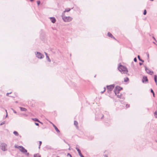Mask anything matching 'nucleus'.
<instances>
[{"label":"nucleus","instance_id":"nucleus-19","mask_svg":"<svg viewBox=\"0 0 157 157\" xmlns=\"http://www.w3.org/2000/svg\"><path fill=\"white\" fill-rule=\"evenodd\" d=\"M137 57L140 61H141L143 62H144V60H143L142 59L140 58V56L138 55L137 56Z\"/></svg>","mask_w":157,"mask_h":157},{"label":"nucleus","instance_id":"nucleus-43","mask_svg":"<svg viewBox=\"0 0 157 157\" xmlns=\"http://www.w3.org/2000/svg\"><path fill=\"white\" fill-rule=\"evenodd\" d=\"M152 94H153V96L154 97H155V93L154 92L153 93H152Z\"/></svg>","mask_w":157,"mask_h":157},{"label":"nucleus","instance_id":"nucleus-37","mask_svg":"<svg viewBox=\"0 0 157 157\" xmlns=\"http://www.w3.org/2000/svg\"><path fill=\"white\" fill-rule=\"evenodd\" d=\"M151 92L152 93H153L154 92L153 90L152 89H151Z\"/></svg>","mask_w":157,"mask_h":157},{"label":"nucleus","instance_id":"nucleus-16","mask_svg":"<svg viewBox=\"0 0 157 157\" xmlns=\"http://www.w3.org/2000/svg\"><path fill=\"white\" fill-rule=\"evenodd\" d=\"M70 10H71V9H70L69 8H67V9H65V10L64 11V12H69V11H70Z\"/></svg>","mask_w":157,"mask_h":157},{"label":"nucleus","instance_id":"nucleus-1","mask_svg":"<svg viewBox=\"0 0 157 157\" xmlns=\"http://www.w3.org/2000/svg\"><path fill=\"white\" fill-rule=\"evenodd\" d=\"M15 147L16 148H20L19 150L21 151L22 152L23 154H25L26 155L28 156L29 155V153L27 152V150L24 147H23L22 146H18L17 145H15Z\"/></svg>","mask_w":157,"mask_h":157},{"label":"nucleus","instance_id":"nucleus-4","mask_svg":"<svg viewBox=\"0 0 157 157\" xmlns=\"http://www.w3.org/2000/svg\"><path fill=\"white\" fill-rule=\"evenodd\" d=\"M115 85L114 84L111 85L109 86H107V87L108 90V92H110L114 88Z\"/></svg>","mask_w":157,"mask_h":157},{"label":"nucleus","instance_id":"nucleus-30","mask_svg":"<svg viewBox=\"0 0 157 157\" xmlns=\"http://www.w3.org/2000/svg\"><path fill=\"white\" fill-rule=\"evenodd\" d=\"M37 4L38 5H39L40 4V1H38L37 2Z\"/></svg>","mask_w":157,"mask_h":157},{"label":"nucleus","instance_id":"nucleus-28","mask_svg":"<svg viewBox=\"0 0 157 157\" xmlns=\"http://www.w3.org/2000/svg\"><path fill=\"white\" fill-rule=\"evenodd\" d=\"M147 13V11H146V10H145L144 11V13H143V14L144 15H146Z\"/></svg>","mask_w":157,"mask_h":157},{"label":"nucleus","instance_id":"nucleus-3","mask_svg":"<svg viewBox=\"0 0 157 157\" xmlns=\"http://www.w3.org/2000/svg\"><path fill=\"white\" fill-rule=\"evenodd\" d=\"M35 55L36 57L40 59H43L44 57L43 55L39 52H36Z\"/></svg>","mask_w":157,"mask_h":157},{"label":"nucleus","instance_id":"nucleus-29","mask_svg":"<svg viewBox=\"0 0 157 157\" xmlns=\"http://www.w3.org/2000/svg\"><path fill=\"white\" fill-rule=\"evenodd\" d=\"M5 124V121H3L0 124V125H2L3 124Z\"/></svg>","mask_w":157,"mask_h":157},{"label":"nucleus","instance_id":"nucleus-49","mask_svg":"<svg viewBox=\"0 0 157 157\" xmlns=\"http://www.w3.org/2000/svg\"><path fill=\"white\" fill-rule=\"evenodd\" d=\"M156 83V85H157V82H156V83Z\"/></svg>","mask_w":157,"mask_h":157},{"label":"nucleus","instance_id":"nucleus-40","mask_svg":"<svg viewBox=\"0 0 157 157\" xmlns=\"http://www.w3.org/2000/svg\"><path fill=\"white\" fill-rule=\"evenodd\" d=\"M147 57H148V59L149 58V54L147 53Z\"/></svg>","mask_w":157,"mask_h":157},{"label":"nucleus","instance_id":"nucleus-20","mask_svg":"<svg viewBox=\"0 0 157 157\" xmlns=\"http://www.w3.org/2000/svg\"><path fill=\"white\" fill-rule=\"evenodd\" d=\"M154 80L155 83L157 82V76L156 75H154Z\"/></svg>","mask_w":157,"mask_h":157},{"label":"nucleus","instance_id":"nucleus-52","mask_svg":"<svg viewBox=\"0 0 157 157\" xmlns=\"http://www.w3.org/2000/svg\"><path fill=\"white\" fill-rule=\"evenodd\" d=\"M153 43L155 44V42H153Z\"/></svg>","mask_w":157,"mask_h":157},{"label":"nucleus","instance_id":"nucleus-17","mask_svg":"<svg viewBox=\"0 0 157 157\" xmlns=\"http://www.w3.org/2000/svg\"><path fill=\"white\" fill-rule=\"evenodd\" d=\"M13 133L17 136H18L19 135V134L18 132L16 131H14L13 132Z\"/></svg>","mask_w":157,"mask_h":157},{"label":"nucleus","instance_id":"nucleus-13","mask_svg":"<svg viewBox=\"0 0 157 157\" xmlns=\"http://www.w3.org/2000/svg\"><path fill=\"white\" fill-rule=\"evenodd\" d=\"M20 110L22 111H25L27 110L25 108L20 107Z\"/></svg>","mask_w":157,"mask_h":157},{"label":"nucleus","instance_id":"nucleus-32","mask_svg":"<svg viewBox=\"0 0 157 157\" xmlns=\"http://www.w3.org/2000/svg\"><path fill=\"white\" fill-rule=\"evenodd\" d=\"M67 155L70 156V157H72V155L70 153H68Z\"/></svg>","mask_w":157,"mask_h":157},{"label":"nucleus","instance_id":"nucleus-5","mask_svg":"<svg viewBox=\"0 0 157 157\" xmlns=\"http://www.w3.org/2000/svg\"><path fill=\"white\" fill-rule=\"evenodd\" d=\"M72 19V18L70 16H66L65 17H64L63 20L65 22H68L71 21Z\"/></svg>","mask_w":157,"mask_h":157},{"label":"nucleus","instance_id":"nucleus-14","mask_svg":"<svg viewBox=\"0 0 157 157\" xmlns=\"http://www.w3.org/2000/svg\"><path fill=\"white\" fill-rule=\"evenodd\" d=\"M32 119L34 121H37L40 123H42L41 122H40V121L38 119H37V118H33V119Z\"/></svg>","mask_w":157,"mask_h":157},{"label":"nucleus","instance_id":"nucleus-23","mask_svg":"<svg viewBox=\"0 0 157 157\" xmlns=\"http://www.w3.org/2000/svg\"><path fill=\"white\" fill-rule=\"evenodd\" d=\"M46 58H47V60L49 62H51V60L50 59L49 57H48V56H46Z\"/></svg>","mask_w":157,"mask_h":157},{"label":"nucleus","instance_id":"nucleus-22","mask_svg":"<svg viewBox=\"0 0 157 157\" xmlns=\"http://www.w3.org/2000/svg\"><path fill=\"white\" fill-rule=\"evenodd\" d=\"M117 87V88L118 89V90H119V91L120 90H121L122 89V88L119 86H117L116 87Z\"/></svg>","mask_w":157,"mask_h":157},{"label":"nucleus","instance_id":"nucleus-44","mask_svg":"<svg viewBox=\"0 0 157 157\" xmlns=\"http://www.w3.org/2000/svg\"><path fill=\"white\" fill-rule=\"evenodd\" d=\"M139 64L140 65H141L142 64V63L141 62H140Z\"/></svg>","mask_w":157,"mask_h":157},{"label":"nucleus","instance_id":"nucleus-11","mask_svg":"<svg viewBox=\"0 0 157 157\" xmlns=\"http://www.w3.org/2000/svg\"><path fill=\"white\" fill-rule=\"evenodd\" d=\"M50 18L51 22L53 23H55L56 21V19L54 17H50Z\"/></svg>","mask_w":157,"mask_h":157},{"label":"nucleus","instance_id":"nucleus-46","mask_svg":"<svg viewBox=\"0 0 157 157\" xmlns=\"http://www.w3.org/2000/svg\"><path fill=\"white\" fill-rule=\"evenodd\" d=\"M104 117V115H102V116L101 117V119H102V118Z\"/></svg>","mask_w":157,"mask_h":157},{"label":"nucleus","instance_id":"nucleus-41","mask_svg":"<svg viewBox=\"0 0 157 157\" xmlns=\"http://www.w3.org/2000/svg\"><path fill=\"white\" fill-rule=\"evenodd\" d=\"M44 53L45 54V55L46 56H48V55H47V53H46V52H44Z\"/></svg>","mask_w":157,"mask_h":157},{"label":"nucleus","instance_id":"nucleus-8","mask_svg":"<svg viewBox=\"0 0 157 157\" xmlns=\"http://www.w3.org/2000/svg\"><path fill=\"white\" fill-rule=\"evenodd\" d=\"M142 81L143 83H144L145 82H148V79L147 78V77L146 76H143V79L142 80Z\"/></svg>","mask_w":157,"mask_h":157},{"label":"nucleus","instance_id":"nucleus-27","mask_svg":"<svg viewBox=\"0 0 157 157\" xmlns=\"http://www.w3.org/2000/svg\"><path fill=\"white\" fill-rule=\"evenodd\" d=\"M117 94V95H116L117 96V97L118 98H120L121 96V94H120V93H119V94Z\"/></svg>","mask_w":157,"mask_h":157},{"label":"nucleus","instance_id":"nucleus-24","mask_svg":"<svg viewBox=\"0 0 157 157\" xmlns=\"http://www.w3.org/2000/svg\"><path fill=\"white\" fill-rule=\"evenodd\" d=\"M154 116H155V117L157 118V111H155L154 113Z\"/></svg>","mask_w":157,"mask_h":157},{"label":"nucleus","instance_id":"nucleus-31","mask_svg":"<svg viewBox=\"0 0 157 157\" xmlns=\"http://www.w3.org/2000/svg\"><path fill=\"white\" fill-rule=\"evenodd\" d=\"M134 61L135 62H137V59H136V57L134 59Z\"/></svg>","mask_w":157,"mask_h":157},{"label":"nucleus","instance_id":"nucleus-21","mask_svg":"<svg viewBox=\"0 0 157 157\" xmlns=\"http://www.w3.org/2000/svg\"><path fill=\"white\" fill-rule=\"evenodd\" d=\"M129 78L128 77H126L124 78V82H127L129 81Z\"/></svg>","mask_w":157,"mask_h":157},{"label":"nucleus","instance_id":"nucleus-10","mask_svg":"<svg viewBox=\"0 0 157 157\" xmlns=\"http://www.w3.org/2000/svg\"><path fill=\"white\" fill-rule=\"evenodd\" d=\"M119 90H118L117 87H116L114 90V92L116 95H117V94H119Z\"/></svg>","mask_w":157,"mask_h":157},{"label":"nucleus","instance_id":"nucleus-38","mask_svg":"<svg viewBox=\"0 0 157 157\" xmlns=\"http://www.w3.org/2000/svg\"><path fill=\"white\" fill-rule=\"evenodd\" d=\"M35 124L37 126H39V124L37 123H35Z\"/></svg>","mask_w":157,"mask_h":157},{"label":"nucleus","instance_id":"nucleus-33","mask_svg":"<svg viewBox=\"0 0 157 157\" xmlns=\"http://www.w3.org/2000/svg\"><path fill=\"white\" fill-rule=\"evenodd\" d=\"M67 144L68 146H69L70 145V144L68 143L65 140H63Z\"/></svg>","mask_w":157,"mask_h":157},{"label":"nucleus","instance_id":"nucleus-51","mask_svg":"<svg viewBox=\"0 0 157 157\" xmlns=\"http://www.w3.org/2000/svg\"><path fill=\"white\" fill-rule=\"evenodd\" d=\"M24 115H25L26 116H27V115L24 114Z\"/></svg>","mask_w":157,"mask_h":157},{"label":"nucleus","instance_id":"nucleus-34","mask_svg":"<svg viewBox=\"0 0 157 157\" xmlns=\"http://www.w3.org/2000/svg\"><path fill=\"white\" fill-rule=\"evenodd\" d=\"M12 109L13 110V112L15 113H17V112L14 110L13 109Z\"/></svg>","mask_w":157,"mask_h":157},{"label":"nucleus","instance_id":"nucleus-12","mask_svg":"<svg viewBox=\"0 0 157 157\" xmlns=\"http://www.w3.org/2000/svg\"><path fill=\"white\" fill-rule=\"evenodd\" d=\"M107 35L108 36L110 37L111 38H113L114 39H115V37L113 36L112 34L111 33H109V32L108 33Z\"/></svg>","mask_w":157,"mask_h":157},{"label":"nucleus","instance_id":"nucleus-18","mask_svg":"<svg viewBox=\"0 0 157 157\" xmlns=\"http://www.w3.org/2000/svg\"><path fill=\"white\" fill-rule=\"evenodd\" d=\"M34 157H41V156L39 154H35L34 155Z\"/></svg>","mask_w":157,"mask_h":157},{"label":"nucleus","instance_id":"nucleus-7","mask_svg":"<svg viewBox=\"0 0 157 157\" xmlns=\"http://www.w3.org/2000/svg\"><path fill=\"white\" fill-rule=\"evenodd\" d=\"M145 69L146 72L148 74L150 75H152L153 73V72L152 71H151L150 70L147 68L146 66H145Z\"/></svg>","mask_w":157,"mask_h":157},{"label":"nucleus","instance_id":"nucleus-9","mask_svg":"<svg viewBox=\"0 0 157 157\" xmlns=\"http://www.w3.org/2000/svg\"><path fill=\"white\" fill-rule=\"evenodd\" d=\"M51 123L52 124L53 127L54 128H55V129L56 130V132L57 133H59L60 132V131L58 129V128L54 124H53L51 122Z\"/></svg>","mask_w":157,"mask_h":157},{"label":"nucleus","instance_id":"nucleus-50","mask_svg":"<svg viewBox=\"0 0 157 157\" xmlns=\"http://www.w3.org/2000/svg\"><path fill=\"white\" fill-rule=\"evenodd\" d=\"M5 111H6V113H7V110H5Z\"/></svg>","mask_w":157,"mask_h":157},{"label":"nucleus","instance_id":"nucleus-35","mask_svg":"<svg viewBox=\"0 0 157 157\" xmlns=\"http://www.w3.org/2000/svg\"><path fill=\"white\" fill-rule=\"evenodd\" d=\"M126 107L127 108H128V107H129V105H128L127 104V105H126Z\"/></svg>","mask_w":157,"mask_h":157},{"label":"nucleus","instance_id":"nucleus-36","mask_svg":"<svg viewBox=\"0 0 157 157\" xmlns=\"http://www.w3.org/2000/svg\"><path fill=\"white\" fill-rule=\"evenodd\" d=\"M152 38L154 39V40L156 42H157V41H156L155 38V37H154V36H153Z\"/></svg>","mask_w":157,"mask_h":157},{"label":"nucleus","instance_id":"nucleus-25","mask_svg":"<svg viewBox=\"0 0 157 157\" xmlns=\"http://www.w3.org/2000/svg\"><path fill=\"white\" fill-rule=\"evenodd\" d=\"M74 124L75 125L77 126L78 125V122L76 121H75L74 122Z\"/></svg>","mask_w":157,"mask_h":157},{"label":"nucleus","instance_id":"nucleus-42","mask_svg":"<svg viewBox=\"0 0 157 157\" xmlns=\"http://www.w3.org/2000/svg\"><path fill=\"white\" fill-rule=\"evenodd\" d=\"M104 88V91L101 92V93H103L105 91V88Z\"/></svg>","mask_w":157,"mask_h":157},{"label":"nucleus","instance_id":"nucleus-47","mask_svg":"<svg viewBox=\"0 0 157 157\" xmlns=\"http://www.w3.org/2000/svg\"><path fill=\"white\" fill-rule=\"evenodd\" d=\"M30 0L31 2H32L34 0Z\"/></svg>","mask_w":157,"mask_h":157},{"label":"nucleus","instance_id":"nucleus-39","mask_svg":"<svg viewBox=\"0 0 157 157\" xmlns=\"http://www.w3.org/2000/svg\"><path fill=\"white\" fill-rule=\"evenodd\" d=\"M11 93H8L6 94V95L7 96H8L9 95V94H10Z\"/></svg>","mask_w":157,"mask_h":157},{"label":"nucleus","instance_id":"nucleus-2","mask_svg":"<svg viewBox=\"0 0 157 157\" xmlns=\"http://www.w3.org/2000/svg\"><path fill=\"white\" fill-rule=\"evenodd\" d=\"M119 70L121 72H123L124 73H126L128 72V70L126 67L121 65H119L118 67Z\"/></svg>","mask_w":157,"mask_h":157},{"label":"nucleus","instance_id":"nucleus-53","mask_svg":"<svg viewBox=\"0 0 157 157\" xmlns=\"http://www.w3.org/2000/svg\"><path fill=\"white\" fill-rule=\"evenodd\" d=\"M57 157H59V156H57Z\"/></svg>","mask_w":157,"mask_h":157},{"label":"nucleus","instance_id":"nucleus-26","mask_svg":"<svg viewBox=\"0 0 157 157\" xmlns=\"http://www.w3.org/2000/svg\"><path fill=\"white\" fill-rule=\"evenodd\" d=\"M42 144V142L41 141H39V148L40 149V147Z\"/></svg>","mask_w":157,"mask_h":157},{"label":"nucleus","instance_id":"nucleus-6","mask_svg":"<svg viewBox=\"0 0 157 157\" xmlns=\"http://www.w3.org/2000/svg\"><path fill=\"white\" fill-rule=\"evenodd\" d=\"M6 145L4 143H1L0 144V147L3 151H5L6 150Z\"/></svg>","mask_w":157,"mask_h":157},{"label":"nucleus","instance_id":"nucleus-48","mask_svg":"<svg viewBox=\"0 0 157 157\" xmlns=\"http://www.w3.org/2000/svg\"><path fill=\"white\" fill-rule=\"evenodd\" d=\"M69 146V149H69V150H70V145Z\"/></svg>","mask_w":157,"mask_h":157},{"label":"nucleus","instance_id":"nucleus-15","mask_svg":"<svg viewBox=\"0 0 157 157\" xmlns=\"http://www.w3.org/2000/svg\"><path fill=\"white\" fill-rule=\"evenodd\" d=\"M65 12H64V11L63 12L62 14L61 17H62V18L63 19L64 17H65L66 16L65 15Z\"/></svg>","mask_w":157,"mask_h":157},{"label":"nucleus","instance_id":"nucleus-45","mask_svg":"<svg viewBox=\"0 0 157 157\" xmlns=\"http://www.w3.org/2000/svg\"><path fill=\"white\" fill-rule=\"evenodd\" d=\"M8 116V115H7V113H6V117H7Z\"/></svg>","mask_w":157,"mask_h":157}]
</instances>
